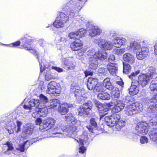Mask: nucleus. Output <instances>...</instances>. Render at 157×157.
I'll return each mask as SVG.
<instances>
[{
  "label": "nucleus",
  "instance_id": "nucleus-1",
  "mask_svg": "<svg viewBox=\"0 0 157 157\" xmlns=\"http://www.w3.org/2000/svg\"><path fill=\"white\" fill-rule=\"evenodd\" d=\"M65 119L69 125L63 130L58 126L53 128L56 123V120L53 118H50L43 121L40 118H38L36 121L35 123L36 125H40V129L41 130L47 131L50 129L52 130V133L54 135L53 137L63 138L69 136L74 138L75 137L74 135L79 131L81 122L75 119L70 113H68L65 116Z\"/></svg>",
  "mask_w": 157,
  "mask_h": 157
},
{
  "label": "nucleus",
  "instance_id": "nucleus-2",
  "mask_svg": "<svg viewBox=\"0 0 157 157\" xmlns=\"http://www.w3.org/2000/svg\"><path fill=\"white\" fill-rule=\"evenodd\" d=\"M131 102L129 101L127 104H125L121 101H118L114 103L112 111L114 113H118L125 107V114L128 116H131L139 113L143 110L142 105L137 102L132 103Z\"/></svg>",
  "mask_w": 157,
  "mask_h": 157
},
{
  "label": "nucleus",
  "instance_id": "nucleus-3",
  "mask_svg": "<svg viewBox=\"0 0 157 157\" xmlns=\"http://www.w3.org/2000/svg\"><path fill=\"white\" fill-rule=\"evenodd\" d=\"M148 44L146 43L145 41L137 42L136 41L131 42L130 45L126 48V49L131 51L132 49L136 52V57L139 60H142L148 55L149 49L148 48Z\"/></svg>",
  "mask_w": 157,
  "mask_h": 157
},
{
  "label": "nucleus",
  "instance_id": "nucleus-4",
  "mask_svg": "<svg viewBox=\"0 0 157 157\" xmlns=\"http://www.w3.org/2000/svg\"><path fill=\"white\" fill-rule=\"evenodd\" d=\"M89 57V67L92 69L95 70L98 65V60H103L106 59L107 54L105 52L96 51L92 49L87 52Z\"/></svg>",
  "mask_w": 157,
  "mask_h": 157
},
{
  "label": "nucleus",
  "instance_id": "nucleus-5",
  "mask_svg": "<svg viewBox=\"0 0 157 157\" xmlns=\"http://www.w3.org/2000/svg\"><path fill=\"white\" fill-rule=\"evenodd\" d=\"M105 89L109 90L111 92L112 98H117L119 97L120 94L118 88L114 87L110 82V79L109 78L104 79L102 84L97 83L93 91L94 92H103L105 91Z\"/></svg>",
  "mask_w": 157,
  "mask_h": 157
},
{
  "label": "nucleus",
  "instance_id": "nucleus-6",
  "mask_svg": "<svg viewBox=\"0 0 157 157\" xmlns=\"http://www.w3.org/2000/svg\"><path fill=\"white\" fill-rule=\"evenodd\" d=\"M24 108L29 110V112H31L32 110H38L41 117H45L48 112V109L44 105L42 106L40 103L39 100L33 99L25 103L24 105Z\"/></svg>",
  "mask_w": 157,
  "mask_h": 157
},
{
  "label": "nucleus",
  "instance_id": "nucleus-7",
  "mask_svg": "<svg viewBox=\"0 0 157 157\" xmlns=\"http://www.w3.org/2000/svg\"><path fill=\"white\" fill-rule=\"evenodd\" d=\"M106 124L113 127L115 125L118 130H120L125 124V122L121 119L119 115L115 113L110 116H106L105 118Z\"/></svg>",
  "mask_w": 157,
  "mask_h": 157
},
{
  "label": "nucleus",
  "instance_id": "nucleus-8",
  "mask_svg": "<svg viewBox=\"0 0 157 157\" xmlns=\"http://www.w3.org/2000/svg\"><path fill=\"white\" fill-rule=\"evenodd\" d=\"M147 74H142L140 75L138 78V84H140L143 86H145L148 84L150 79L156 76L157 73L155 68L151 67L148 68Z\"/></svg>",
  "mask_w": 157,
  "mask_h": 157
},
{
  "label": "nucleus",
  "instance_id": "nucleus-9",
  "mask_svg": "<svg viewBox=\"0 0 157 157\" xmlns=\"http://www.w3.org/2000/svg\"><path fill=\"white\" fill-rule=\"evenodd\" d=\"M41 132L40 131L36 132V133L35 137L32 139L31 141L28 140L23 141L22 140H21L20 139L21 137L20 136L18 137V138L16 139V141L19 144V147L18 148V149L21 151L24 152L25 150L30 145V143L31 144L33 142H35L42 139V138L40 137L41 135Z\"/></svg>",
  "mask_w": 157,
  "mask_h": 157
},
{
  "label": "nucleus",
  "instance_id": "nucleus-10",
  "mask_svg": "<svg viewBox=\"0 0 157 157\" xmlns=\"http://www.w3.org/2000/svg\"><path fill=\"white\" fill-rule=\"evenodd\" d=\"M33 40L30 37L26 36L22 38V41L21 42L24 48L29 50L31 53L37 56L38 54V52L33 48L32 44L31 43L33 42Z\"/></svg>",
  "mask_w": 157,
  "mask_h": 157
},
{
  "label": "nucleus",
  "instance_id": "nucleus-11",
  "mask_svg": "<svg viewBox=\"0 0 157 157\" xmlns=\"http://www.w3.org/2000/svg\"><path fill=\"white\" fill-rule=\"evenodd\" d=\"M94 42L98 44L100 48H103L105 50H111L113 47V45L111 42L105 40L101 37L95 39Z\"/></svg>",
  "mask_w": 157,
  "mask_h": 157
},
{
  "label": "nucleus",
  "instance_id": "nucleus-12",
  "mask_svg": "<svg viewBox=\"0 0 157 157\" xmlns=\"http://www.w3.org/2000/svg\"><path fill=\"white\" fill-rule=\"evenodd\" d=\"M92 107V102L90 101L86 102L83 104L82 107L78 109V115L80 116L88 115Z\"/></svg>",
  "mask_w": 157,
  "mask_h": 157
},
{
  "label": "nucleus",
  "instance_id": "nucleus-13",
  "mask_svg": "<svg viewBox=\"0 0 157 157\" xmlns=\"http://www.w3.org/2000/svg\"><path fill=\"white\" fill-rule=\"evenodd\" d=\"M46 92L50 94H54L55 96V94H59L60 92L59 84L54 81L50 82L47 86Z\"/></svg>",
  "mask_w": 157,
  "mask_h": 157
},
{
  "label": "nucleus",
  "instance_id": "nucleus-14",
  "mask_svg": "<svg viewBox=\"0 0 157 157\" xmlns=\"http://www.w3.org/2000/svg\"><path fill=\"white\" fill-rule=\"evenodd\" d=\"M149 126L146 122H140L138 123L136 127V133L138 135H145L147 133Z\"/></svg>",
  "mask_w": 157,
  "mask_h": 157
},
{
  "label": "nucleus",
  "instance_id": "nucleus-15",
  "mask_svg": "<svg viewBox=\"0 0 157 157\" xmlns=\"http://www.w3.org/2000/svg\"><path fill=\"white\" fill-rule=\"evenodd\" d=\"M95 102L98 108L101 118L108 114V111L109 110V107L108 106L105 105H102L101 104L97 101H95Z\"/></svg>",
  "mask_w": 157,
  "mask_h": 157
},
{
  "label": "nucleus",
  "instance_id": "nucleus-16",
  "mask_svg": "<svg viewBox=\"0 0 157 157\" xmlns=\"http://www.w3.org/2000/svg\"><path fill=\"white\" fill-rule=\"evenodd\" d=\"M87 29L90 30L89 35L92 37H94L97 35H100L101 33V30L97 26L87 25Z\"/></svg>",
  "mask_w": 157,
  "mask_h": 157
},
{
  "label": "nucleus",
  "instance_id": "nucleus-17",
  "mask_svg": "<svg viewBox=\"0 0 157 157\" xmlns=\"http://www.w3.org/2000/svg\"><path fill=\"white\" fill-rule=\"evenodd\" d=\"M74 61L73 57L64 58L63 59V63L65 66L68 69L72 70L74 69L75 67V64L73 63Z\"/></svg>",
  "mask_w": 157,
  "mask_h": 157
},
{
  "label": "nucleus",
  "instance_id": "nucleus-18",
  "mask_svg": "<svg viewBox=\"0 0 157 157\" xmlns=\"http://www.w3.org/2000/svg\"><path fill=\"white\" fill-rule=\"evenodd\" d=\"M139 85L136 80H133L132 84L129 89V93L131 95L137 94L139 91Z\"/></svg>",
  "mask_w": 157,
  "mask_h": 157
},
{
  "label": "nucleus",
  "instance_id": "nucleus-19",
  "mask_svg": "<svg viewBox=\"0 0 157 157\" xmlns=\"http://www.w3.org/2000/svg\"><path fill=\"white\" fill-rule=\"evenodd\" d=\"M75 139L82 145H88L89 144L86 132H83V134L79 138H75Z\"/></svg>",
  "mask_w": 157,
  "mask_h": 157
},
{
  "label": "nucleus",
  "instance_id": "nucleus-20",
  "mask_svg": "<svg viewBox=\"0 0 157 157\" xmlns=\"http://www.w3.org/2000/svg\"><path fill=\"white\" fill-rule=\"evenodd\" d=\"M126 40L124 38L116 37L113 40V46L117 48H120L122 45L125 44Z\"/></svg>",
  "mask_w": 157,
  "mask_h": 157
},
{
  "label": "nucleus",
  "instance_id": "nucleus-21",
  "mask_svg": "<svg viewBox=\"0 0 157 157\" xmlns=\"http://www.w3.org/2000/svg\"><path fill=\"white\" fill-rule=\"evenodd\" d=\"M118 65L115 63H110L107 66V69L109 73L112 75H116L118 72Z\"/></svg>",
  "mask_w": 157,
  "mask_h": 157
},
{
  "label": "nucleus",
  "instance_id": "nucleus-22",
  "mask_svg": "<svg viewBox=\"0 0 157 157\" xmlns=\"http://www.w3.org/2000/svg\"><path fill=\"white\" fill-rule=\"evenodd\" d=\"M97 79L95 78H89L88 79L87 86L89 90H94L97 83Z\"/></svg>",
  "mask_w": 157,
  "mask_h": 157
},
{
  "label": "nucleus",
  "instance_id": "nucleus-23",
  "mask_svg": "<svg viewBox=\"0 0 157 157\" xmlns=\"http://www.w3.org/2000/svg\"><path fill=\"white\" fill-rule=\"evenodd\" d=\"M82 46V44L81 41L78 40L72 43L70 47L72 50L76 51L80 49Z\"/></svg>",
  "mask_w": 157,
  "mask_h": 157
},
{
  "label": "nucleus",
  "instance_id": "nucleus-24",
  "mask_svg": "<svg viewBox=\"0 0 157 157\" xmlns=\"http://www.w3.org/2000/svg\"><path fill=\"white\" fill-rule=\"evenodd\" d=\"M123 59L124 61L132 64L135 62V58L133 56L129 53H126L123 55Z\"/></svg>",
  "mask_w": 157,
  "mask_h": 157
},
{
  "label": "nucleus",
  "instance_id": "nucleus-25",
  "mask_svg": "<svg viewBox=\"0 0 157 157\" xmlns=\"http://www.w3.org/2000/svg\"><path fill=\"white\" fill-rule=\"evenodd\" d=\"M47 105L48 107L50 109H53L60 105V101L57 99H53L50 100Z\"/></svg>",
  "mask_w": 157,
  "mask_h": 157
},
{
  "label": "nucleus",
  "instance_id": "nucleus-26",
  "mask_svg": "<svg viewBox=\"0 0 157 157\" xmlns=\"http://www.w3.org/2000/svg\"><path fill=\"white\" fill-rule=\"evenodd\" d=\"M97 98L100 100H108L110 98V94L104 92H99L98 94Z\"/></svg>",
  "mask_w": 157,
  "mask_h": 157
},
{
  "label": "nucleus",
  "instance_id": "nucleus-27",
  "mask_svg": "<svg viewBox=\"0 0 157 157\" xmlns=\"http://www.w3.org/2000/svg\"><path fill=\"white\" fill-rule=\"evenodd\" d=\"M66 23L59 19V17H58L56 19L53 23V26L56 28L63 27Z\"/></svg>",
  "mask_w": 157,
  "mask_h": 157
},
{
  "label": "nucleus",
  "instance_id": "nucleus-28",
  "mask_svg": "<svg viewBox=\"0 0 157 157\" xmlns=\"http://www.w3.org/2000/svg\"><path fill=\"white\" fill-rule=\"evenodd\" d=\"M3 150H5L4 153L6 154H9V151L12 150L13 148L12 144L9 142H7L6 144H3Z\"/></svg>",
  "mask_w": 157,
  "mask_h": 157
},
{
  "label": "nucleus",
  "instance_id": "nucleus-29",
  "mask_svg": "<svg viewBox=\"0 0 157 157\" xmlns=\"http://www.w3.org/2000/svg\"><path fill=\"white\" fill-rule=\"evenodd\" d=\"M151 80L150 85V88L152 91H157V76L151 78Z\"/></svg>",
  "mask_w": 157,
  "mask_h": 157
},
{
  "label": "nucleus",
  "instance_id": "nucleus-30",
  "mask_svg": "<svg viewBox=\"0 0 157 157\" xmlns=\"http://www.w3.org/2000/svg\"><path fill=\"white\" fill-rule=\"evenodd\" d=\"M67 105L62 103L60 105L58 109L59 112L61 115H64L68 112V109L66 107Z\"/></svg>",
  "mask_w": 157,
  "mask_h": 157
},
{
  "label": "nucleus",
  "instance_id": "nucleus-31",
  "mask_svg": "<svg viewBox=\"0 0 157 157\" xmlns=\"http://www.w3.org/2000/svg\"><path fill=\"white\" fill-rule=\"evenodd\" d=\"M149 135L150 139L152 140L155 141L157 140V128L151 130Z\"/></svg>",
  "mask_w": 157,
  "mask_h": 157
},
{
  "label": "nucleus",
  "instance_id": "nucleus-32",
  "mask_svg": "<svg viewBox=\"0 0 157 157\" xmlns=\"http://www.w3.org/2000/svg\"><path fill=\"white\" fill-rule=\"evenodd\" d=\"M34 126L33 125H28L27 127L25 128L23 132L26 135V136H28L29 135L32 134L33 131Z\"/></svg>",
  "mask_w": 157,
  "mask_h": 157
},
{
  "label": "nucleus",
  "instance_id": "nucleus-33",
  "mask_svg": "<svg viewBox=\"0 0 157 157\" xmlns=\"http://www.w3.org/2000/svg\"><path fill=\"white\" fill-rule=\"evenodd\" d=\"M39 99L40 100H39V101L41 103V105L42 104H46L47 103H48V104L49 103V100L48 98L42 94L40 95Z\"/></svg>",
  "mask_w": 157,
  "mask_h": 157
},
{
  "label": "nucleus",
  "instance_id": "nucleus-34",
  "mask_svg": "<svg viewBox=\"0 0 157 157\" xmlns=\"http://www.w3.org/2000/svg\"><path fill=\"white\" fill-rule=\"evenodd\" d=\"M58 17H59V19L66 23H67L69 20V17L63 12H60L59 16Z\"/></svg>",
  "mask_w": 157,
  "mask_h": 157
},
{
  "label": "nucleus",
  "instance_id": "nucleus-35",
  "mask_svg": "<svg viewBox=\"0 0 157 157\" xmlns=\"http://www.w3.org/2000/svg\"><path fill=\"white\" fill-rule=\"evenodd\" d=\"M123 70L124 73L126 74H128L131 69V67L130 65L126 63H123Z\"/></svg>",
  "mask_w": 157,
  "mask_h": 157
},
{
  "label": "nucleus",
  "instance_id": "nucleus-36",
  "mask_svg": "<svg viewBox=\"0 0 157 157\" xmlns=\"http://www.w3.org/2000/svg\"><path fill=\"white\" fill-rule=\"evenodd\" d=\"M82 91V90L78 89L76 90L75 91V96L76 97V99L78 101H81L83 98Z\"/></svg>",
  "mask_w": 157,
  "mask_h": 157
},
{
  "label": "nucleus",
  "instance_id": "nucleus-37",
  "mask_svg": "<svg viewBox=\"0 0 157 157\" xmlns=\"http://www.w3.org/2000/svg\"><path fill=\"white\" fill-rule=\"evenodd\" d=\"M55 40L57 44L58 45L63 44L64 42L66 41V40L64 38L59 36H57Z\"/></svg>",
  "mask_w": 157,
  "mask_h": 157
},
{
  "label": "nucleus",
  "instance_id": "nucleus-38",
  "mask_svg": "<svg viewBox=\"0 0 157 157\" xmlns=\"http://www.w3.org/2000/svg\"><path fill=\"white\" fill-rule=\"evenodd\" d=\"M77 34L78 39L86 35V31L84 29H79L77 31H76Z\"/></svg>",
  "mask_w": 157,
  "mask_h": 157
},
{
  "label": "nucleus",
  "instance_id": "nucleus-39",
  "mask_svg": "<svg viewBox=\"0 0 157 157\" xmlns=\"http://www.w3.org/2000/svg\"><path fill=\"white\" fill-rule=\"evenodd\" d=\"M44 75L45 79L47 81L51 80L53 77L51 74L50 71L49 70L45 71Z\"/></svg>",
  "mask_w": 157,
  "mask_h": 157
},
{
  "label": "nucleus",
  "instance_id": "nucleus-40",
  "mask_svg": "<svg viewBox=\"0 0 157 157\" xmlns=\"http://www.w3.org/2000/svg\"><path fill=\"white\" fill-rule=\"evenodd\" d=\"M148 110L149 112H157V105L153 104L150 105L148 108Z\"/></svg>",
  "mask_w": 157,
  "mask_h": 157
},
{
  "label": "nucleus",
  "instance_id": "nucleus-41",
  "mask_svg": "<svg viewBox=\"0 0 157 157\" xmlns=\"http://www.w3.org/2000/svg\"><path fill=\"white\" fill-rule=\"evenodd\" d=\"M147 103H156L157 102V94L153 96L151 98H147L146 100Z\"/></svg>",
  "mask_w": 157,
  "mask_h": 157
},
{
  "label": "nucleus",
  "instance_id": "nucleus-42",
  "mask_svg": "<svg viewBox=\"0 0 157 157\" xmlns=\"http://www.w3.org/2000/svg\"><path fill=\"white\" fill-rule=\"evenodd\" d=\"M76 20L80 24H83L85 22V17L82 15H78L76 17Z\"/></svg>",
  "mask_w": 157,
  "mask_h": 157
},
{
  "label": "nucleus",
  "instance_id": "nucleus-43",
  "mask_svg": "<svg viewBox=\"0 0 157 157\" xmlns=\"http://www.w3.org/2000/svg\"><path fill=\"white\" fill-rule=\"evenodd\" d=\"M9 123H10V124H13V126H11V127L10 128L9 127H8V128H6V129L10 134H11L13 132V129H14V127L16 128V125L13 122L10 121Z\"/></svg>",
  "mask_w": 157,
  "mask_h": 157
},
{
  "label": "nucleus",
  "instance_id": "nucleus-44",
  "mask_svg": "<svg viewBox=\"0 0 157 157\" xmlns=\"http://www.w3.org/2000/svg\"><path fill=\"white\" fill-rule=\"evenodd\" d=\"M140 72L139 70H137L132 73L130 75H129L128 77L131 79H134L136 78V75L139 74Z\"/></svg>",
  "mask_w": 157,
  "mask_h": 157
},
{
  "label": "nucleus",
  "instance_id": "nucleus-45",
  "mask_svg": "<svg viewBox=\"0 0 157 157\" xmlns=\"http://www.w3.org/2000/svg\"><path fill=\"white\" fill-rule=\"evenodd\" d=\"M68 36L71 39H78L76 31L70 33L69 34Z\"/></svg>",
  "mask_w": 157,
  "mask_h": 157
},
{
  "label": "nucleus",
  "instance_id": "nucleus-46",
  "mask_svg": "<svg viewBox=\"0 0 157 157\" xmlns=\"http://www.w3.org/2000/svg\"><path fill=\"white\" fill-rule=\"evenodd\" d=\"M126 51V49L124 48L118 49H116L115 51L116 54L119 56L121 55L123 53Z\"/></svg>",
  "mask_w": 157,
  "mask_h": 157
},
{
  "label": "nucleus",
  "instance_id": "nucleus-47",
  "mask_svg": "<svg viewBox=\"0 0 157 157\" xmlns=\"http://www.w3.org/2000/svg\"><path fill=\"white\" fill-rule=\"evenodd\" d=\"M140 142L142 144L147 143L148 141L147 138L145 136H142L140 140Z\"/></svg>",
  "mask_w": 157,
  "mask_h": 157
},
{
  "label": "nucleus",
  "instance_id": "nucleus-48",
  "mask_svg": "<svg viewBox=\"0 0 157 157\" xmlns=\"http://www.w3.org/2000/svg\"><path fill=\"white\" fill-rule=\"evenodd\" d=\"M20 42L19 41H17L12 43L10 44H2L6 46H9L10 47H15L18 46L20 45Z\"/></svg>",
  "mask_w": 157,
  "mask_h": 157
},
{
  "label": "nucleus",
  "instance_id": "nucleus-49",
  "mask_svg": "<svg viewBox=\"0 0 157 157\" xmlns=\"http://www.w3.org/2000/svg\"><path fill=\"white\" fill-rule=\"evenodd\" d=\"M90 124L94 128H96L97 126V123L94 118H92L90 120Z\"/></svg>",
  "mask_w": 157,
  "mask_h": 157
},
{
  "label": "nucleus",
  "instance_id": "nucleus-50",
  "mask_svg": "<svg viewBox=\"0 0 157 157\" xmlns=\"http://www.w3.org/2000/svg\"><path fill=\"white\" fill-rule=\"evenodd\" d=\"M38 43L40 46L43 47L46 44L45 41L44 40L42 39H39Z\"/></svg>",
  "mask_w": 157,
  "mask_h": 157
},
{
  "label": "nucleus",
  "instance_id": "nucleus-51",
  "mask_svg": "<svg viewBox=\"0 0 157 157\" xmlns=\"http://www.w3.org/2000/svg\"><path fill=\"white\" fill-rule=\"evenodd\" d=\"M32 116L33 117L35 118L41 117L38 110H36L33 113Z\"/></svg>",
  "mask_w": 157,
  "mask_h": 157
},
{
  "label": "nucleus",
  "instance_id": "nucleus-52",
  "mask_svg": "<svg viewBox=\"0 0 157 157\" xmlns=\"http://www.w3.org/2000/svg\"><path fill=\"white\" fill-rule=\"evenodd\" d=\"M157 124L156 118H153L150 120L149 124L153 126L156 125Z\"/></svg>",
  "mask_w": 157,
  "mask_h": 157
},
{
  "label": "nucleus",
  "instance_id": "nucleus-53",
  "mask_svg": "<svg viewBox=\"0 0 157 157\" xmlns=\"http://www.w3.org/2000/svg\"><path fill=\"white\" fill-rule=\"evenodd\" d=\"M17 129L16 132L18 133L21 131V126L22 124V123L21 121H17Z\"/></svg>",
  "mask_w": 157,
  "mask_h": 157
},
{
  "label": "nucleus",
  "instance_id": "nucleus-54",
  "mask_svg": "<svg viewBox=\"0 0 157 157\" xmlns=\"http://www.w3.org/2000/svg\"><path fill=\"white\" fill-rule=\"evenodd\" d=\"M52 69L54 70L59 73L62 72L63 71V70L62 68L56 66L52 67Z\"/></svg>",
  "mask_w": 157,
  "mask_h": 157
},
{
  "label": "nucleus",
  "instance_id": "nucleus-55",
  "mask_svg": "<svg viewBox=\"0 0 157 157\" xmlns=\"http://www.w3.org/2000/svg\"><path fill=\"white\" fill-rule=\"evenodd\" d=\"M86 150V148L84 146H81L79 147V152L80 153L83 154L85 152Z\"/></svg>",
  "mask_w": 157,
  "mask_h": 157
},
{
  "label": "nucleus",
  "instance_id": "nucleus-56",
  "mask_svg": "<svg viewBox=\"0 0 157 157\" xmlns=\"http://www.w3.org/2000/svg\"><path fill=\"white\" fill-rule=\"evenodd\" d=\"M105 69L103 68H101L99 69L98 71L99 73L103 75L105 74Z\"/></svg>",
  "mask_w": 157,
  "mask_h": 157
},
{
  "label": "nucleus",
  "instance_id": "nucleus-57",
  "mask_svg": "<svg viewBox=\"0 0 157 157\" xmlns=\"http://www.w3.org/2000/svg\"><path fill=\"white\" fill-rule=\"evenodd\" d=\"M115 59L114 56L113 55H110L108 58V60L109 62L113 61Z\"/></svg>",
  "mask_w": 157,
  "mask_h": 157
},
{
  "label": "nucleus",
  "instance_id": "nucleus-58",
  "mask_svg": "<svg viewBox=\"0 0 157 157\" xmlns=\"http://www.w3.org/2000/svg\"><path fill=\"white\" fill-rule=\"evenodd\" d=\"M116 83L121 87H122L124 85V82L122 81H118L116 82Z\"/></svg>",
  "mask_w": 157,
  "mask_h": 157
},
{
  "label": "nucleus",
  "instance_id": "nucleus-59",
  "mask_svg": "<svg viewBox=\"0 0 157 157\" xmlns=\"http://www.w3.org/2000/svg\"><path fill=\"white\" fill-rule=\"evenodd\" d=\"M86 128L91 132H93V128L92 127V126L90 125L86 126Z\"/></svg>",
  "mask_w": 157,
  "mask_h": 157
},
{
  "label": "nucleus",
  "instance_id": "nucleus-60",
  "mask_svg": "<svg viewBox=\"0 0 157 157\" xmlns=\"http://www.w3.org/2000/svg\"><path fill=\"white\" fill-rule=\"evenodd\" d=\"M63 103L64 104H65V105H67V106H66V107H67V108H68H68H71V107H73V105L71 104H70V103L67 104V103Z\"/></svg>",
  "mask_w": 157,
  "mask_h": 157
},
{
  "label": "nucleus",
  "instance_id": "nucleus-61",
  "mask_svg": "<svg viewBox=\"0 0 157 157\" xmlns=\"http://www.w3.org/2000/svg\"><path fill=\"white\" fill-rule=\"evenodd\" d=\"M37 58L38 59V60L39 61L40 65V71L41 72H43V70H42V63L40 62V60H39V57L38 56H37Z\"/></svg>",
  "mask_w": 157,
  "mask_h": 157
},
{
  "label": "nucleus",
  "instance_id": "nucleus-62",
  "mask_svg": "<svg viewBox=\"0 0 157 157\" xmlns=\"http://www.w3.org/2000/svg\"><path fill=\"white\" fill-rule=\"evenodd\" d=\"M154 53L155 54L157 55V43L154 45Z\"/></svg>",
  "mask_w": 157,
  "mask_h": 157
},
{
  "label": "nucleus",
  "instance_id": "nucleus-63",
  "mask_svg": "<svg viewBox=\"0 0 157 157\" xmlns=\"http://www.w3.org/2000/svg\"><path fill=\"white\" fill-rule=\"evenodd\" d=\"M111 35L112 37H114L116 36L117 33L115 32H113L112 33H111Z\"/></svg>",
  "mask_w": 157,
  "mask_h": 157
},
{
  "label": "nucleus",
  "instance_id": "nucleus-64",
  "mask_svg": "<svg viewBox=\"0 0 157 157\" xmlns=\"http://www.w3.org/2000/svg\"><path fill=\"white\" fill-rule=\"evenodd\" d=\"M85 74L86 75L87 74V75H92V74H93V73L92 72H89V71H86V73H85Z\"/></svg>",
  "mask_w": 157,
  "mask_h": 157
}]
</instances>
